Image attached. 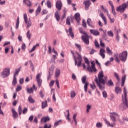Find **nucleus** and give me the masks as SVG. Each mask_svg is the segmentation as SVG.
I'll return each mask as SVG.
<instances>
[{
	"mask_svg": "<svg viewBox=\"0 0 128 128\" xmlns=\"http://www.w3.org/2000/svg\"><path fill=\"white\" fill-rule=\"evenodd\" d=\"M107 16L108 17V18H109V20H110V22H112V24L114 22V18H112L110 14H108Z\"/></svg>",
	"mask_w": 128,
	"mask_h": 128,
	"instance_id": "nucleus-47",
	"label": "nucleus"
},
{
	"mask_svg": "<svg viewBox=\"0 0 128 128\" xmlns=\"http://www.w3.org/2000/svg\"><path fill=\"white\" fill-rule=\"evenodd\" d=\"M112 14L114 16H116V10L114 9V7H112Z\"/></svg>",
	"mask_w": 128,
	"mask_h": 128,
	"instance_id": "nucleus-48",
	"label": "nucleus"
},
{
	"mask_svg": "<svg viewBox=\"0 0 128 128\" xmlns=\"http://www.w3.org/2000/svg\"><path fill=\"white\" fill-rule=\"evenodd\" d=\"M86 108H87L86 112H89L90 110V108H92V106L88 104L86 106Z\"/></svg>",
	"mask_w": 128,
	"mask_h": 128,
	"instance_id": "nucleus-59",
	"label": "nucleus"
},
{
	"mask_svg": "<svg viewBox=\"0 0 128 128\" xmlns=\"http://www.w3.org/2000/svg\"><path fill=\"white\" fill-rule=\"evenodd\" d=\"M100 8L104 12H106L107 14V16L108 14H108V10L106 8H104V6L103 5H101Z\"/></svg>",
	"mask_w": 128,
	"mask_h": 128,
	"instance_id": "nucleus-27",
	"label": "nucleus"
},
{
	"mask_svg": "<svg viewBox=\"0 0 128 128\" xmlns=\"http://www.w3.org/2000/svg\"><path fill=\"white\" fill-rule=\"evenodd\" d=\"M96 127L98 128H100L102 127V124L98 122L96 124Z\"/></svg>",
	"mask_w": 128,
	"mask_h": 128,
	"instance_id": "nucleus-50",
	"label": "nucleus"
},
{
	"mask_svg": "<svg viewBox=\"0 0 128 128\" xmlns=\"http://www.w3.org/2000/svg\"><path fill=\"white\" fill-rule=\"evenodd\" d=\"M68 32L69 36H70L71 38H74V32H72V26H70L69 28Z\"/></svg>",
	"mask_w": 128,
	"mask_h": 128,
	"instance_id": "nucleus-20",
	"label": "nucleus"
},
{
	"mask_svg": "<svg viewBox=\"0 0 128 128\" xmlns=\"http://www.w3.org/2000/svg\"><path fill=\"white\" fill-rule=\"evenodd\" d=\"M84 90L85 92H88V82L84 84Z\"/></svg>",
	"mask_w": 128,
	"mask_h": 128,
	"instance_id": "nucleus-37",
	"label": "nucleus"
},
{
	"mask_svg": "<svg viewBox=\"0 0 128 128\" xmlns=\"http://www.w3.org/2000/svg\"><path fill=\"white\" fill-rule=\"evenodd\" d=\"M104 52H106V50L104 48H101L100 50V56L102 57V58H106V55L104 54Z\"/></svg>",
	"mask_w": 128,
	"mask_h": 128,
	"instance_id": "nucleus-15",
	"label": "nucleus"
},
{
	"mask_svg": "<svg viewBox=\"0 0 128 128\" xmlns=\"http://www.w3.org/2000/svg\"><path fill=\"white\" fill-rule=\"evenodd\" d=\"M16 92H20V90H22V86H18L16 88Z\"/></svg>",
	"mask_w": 128,
	"mask_h": 128,
	"instance_id": "nucleus-64",
	"label": "nucleus"
},
{
	"mask_svg": "<svg viewBox=\"0 0 128 128\" xmlns=\"http://www.w3.org/2000/svg\"><path fill=\"white\" fill-rule=\"evenodd\" d=\"M91 67L90 66V64L88 65V66H87V70L89 72H98V70H96V64H94V62L92 61L91 62Z\"/></svg>",
	"mask_w": 128,
	"mask_h": 128,
	"instance_id": "nucleus-6",
	"label": "nucleus"
},
{
	"mask_svg": "<svg viewBox=\"0 0 128 128\" xmlns=\"http://www.w3.org/2000/svg\"><path fill=\"white\" fill-rule=\"evenodd\" d=\"M99 16H100V18H102V20H103L104 24L106 26V22H107L106 18L104 16V13L100 12L99 14Z\"/></svg>",
	"mask_w": 128,
	"mask_h": 128,
	"instance_id": "nucleus-16",
	"label": "nucleus"
},
{
	"mask_svg": "<svg viewBox=\"0 0 128 128\" xmlns=\"http://www.w3.org/2000/svg\"><path fill=\"white\" fill-rule=\"evenodd\" d=\"M12 113L14 118H18V112H16V110L14 108H12Z\"/></svg>",
	"mask_w": 128,
	"mask_h": 128,
	"instance_id": "nucleus-21",
	"label": "nucleus"
},
{
	"mask_svg": "<svg viewBox=\"0 0 128 128\" xmlns=\"http://www.w3.org/2000/svg\"><path fill=\"white\" fill-rule=\"evenodd\" d=\"M23 2L26 4V6H28L29 8H30V6H32V2H30V0H24Z\"/></svg>",
	"mask_w": 128,
	"mask_h": 128,
	"instance_id": "nucleus-22",
	"label": "nucleus"
},
{
	"mask_svg": "<svg viewBox=\"0 0 128 128\" xmlns=\"http://www.w3.org/2000/svg\"><path fill=\"white\" fill-rule=\"evenodd\" d=\"M60 74V70H56L55 72V76L58 78Z\"/></svg>",
	"mask_w": 128,
	"mask_h": 128,
	"instance_id": "nucleus-43",
	"label": "nucleus"
},
{
	"mask_svg": "<svg viewBox=\"0 0 128 128\" xmlns=\"http://www.w3.org/2000/svg\"><path fill=\"white\" fill-rule=\"evenodd\" d=\"M41 11H42V7L39 6L36 10V16H38L40 14Z\"/></svg>",
	"mask_w": 128,
	"mask_h": 128,
	"instance_id": "nucleus-24",
	"label": "nucleus"
},
{
	"mask_svg": "<svg viewBox=\"0 0 128 128\" xmlns=\"http://www.w3.org/2000/svg\"><path fill=\"white\" fill-rule=\"evenodd\" d=\"M90 34L93 36H100V32H98V30L90 29Z\"/></svg>",
	"mask_w": 128,
	"mask_h": 128,
	"instance_id": "nucleus-12",
	"label": "nucleus"
},
{
	"mask_svg": "<svg viewBox=\"0 0 128 128\" xmlns=\"http://www.w3.org/2000/svg\"><path fill=\"white\" fill-rule=\"evenodd\" d=\"M20 68H22V67H20L17 69H16V72L14 74V76H16L18 74V73L20 72Z\"/></svg>",
	"mask_w": 128,
	"mask_h": 128,
	"instance_id": "nucleus-32",
	"label": "nucleus"
},
{
	"mask_svg": "<svg viewBox=\"0 0 128 128\" xmlns=\"http://www.w3.org/2000/svg\"><path fill=\"white\" fill-rule=\"evenodd\" d=\"M40 76H42V73H39L36 75V78L38 82V86L39 88H40L42 86V80L40 79Z\"/></svg>",
	"mask_w": 128,
	"mask_h": 128,
	"instance_id": "nucleus-10",
	"label": "nucleus"
},
{
	"mask_svg": "<svg viewBox=\"0 0 128 128\" xmlns=\"http://www.w3.org/2000/svg\"><path fill=\"white\" fill-rule=\"evenodd\" d=\"M110 120L113 122V124L110 123V122L106 120V118H104V122H106V124L108 126H110V128H114V126H116V117L118 116V114L115 112H110Z\"/></svg>",
	"mask_w": 128,
	"mask_h": 128,
	"instance_id": "nucleus-2",
	"label": "nucleus"
},
{
	"mask_svg": "<svg viewBox=\"0 0 128 128\" xmlns=\"http://www.w3.org/2000/svg\"><path fill=\"white\" fill-rule=\"evenodd\" d=\"M90 1V0H84L83 2V4L85 6V10H88V8H90V6L91 4Z\"/></svg>",
	"mask_w": 128,
	"mask_h": 128,
	"instance_id": "nucleus-13",
	"label": "nucleus"
},
{
	"mask_svg": "<svg viewBox=\"0 0 128 128\" xmlns=\"http://www.w3.org/2000/svg\"><path fill=\"white\" fill-rule=\"evenodd\" d=\"M83 28H86V22L84 21V20H82V24Z\"/></svg>",
	"mask_w": 128,
	"mask_h": 128,
	"instance_id": "nucleus-57",
	"label": "nucleus"
},
{
	"mask_svg": "<svg viewBox=\"0 0 128 128\" xmlns=\"http://www.w3.org/2000/svg\"><path fill=\"white\" fill-rule=\"evenodd\" d=\"M28 100L30 102V104H34V100L32 98V96H30L28 98Z\"/></svg>",
	"mask_w": 128,
	"mask_h": 128,
	"instance_id": "nucleus-36",
	"label": "nucleus"
},
{
	"mask_svg": "<svg viewBox=\"0 0 128 128\" xmlns=\"http://www.w3.org/2000/svg\"><path fill=\"white\" fill-rule=\"evenodd\" d=\"M19 25H20V17H18L16 22V30H18V28Z\"/></svg>",
	"mask_w": 128,
	"mask_h": 128,
	"instance_id": "nucleus-44",
	"label": "nucleus"
},
{
	"mask_svg": "<svg viewBox=\"0 0 128 128\" xmlns=\"http://www.w3.org/2000/svg\"><path fill=\"white\" fill-rule=\"evenodd\" d=\"M90 38V36H88V34H86V35H83L82 36V38L84 42L86 44H88V45L90 44V40H88Z\"/></svg>",
	"mask_w": 128,
	"mask_h": 128,
	"instance_id": "nucleus-9",
	"label": "nucleus"
},
{
	"mask_svg": "<svg viewBox=\"0 0 128 128\" xmlns=\"http://www.w3.org/2000/svg\"><path fill=\"white\" fill-rule=\"evenodd\" d=\"M75 20H76L78 24H80V13H76L75 14Z\"/></svg>",
	"mask_w": 128,
	"mask_h": 128,
	"instance_id": "nucleus-17",
	"label": "nucleus"
},
{
	"mask_svg": "<svg viewBox=\"0 0 128 128\" xmlns=\"http://www.w3.org/2000/svg\"><path fill=\"white\" fill-rule=\"evenodd\" d=\"M94 44L96 48H100V44H98V41H96V40L94 42Z\"/></svg>",
	"mask_w": 128,
	"mask_h": 128,
	"instance_id": "nucleus-63",
	"label": "nucleus"
},
{
	"mask_svg": "<svg viewBox=\"0 0 128 128\" xmlns=\"http://www.w3.org/2000/svg\"><path fill=\"white\" fill-rule=\"evenodd\" d=\"M18 112L19 116L22 115V106H20L18 108Z\"/></svg>",
	"mask_w": 128,
	"mask_h": 128,
	"instance_id": "nucleus-42",
	"label": "nucleus"
},
{
	"mask_svg": "<svg viewBox=\"0 0 128 128\" xmlns=\"http://www.w3.org/2000/svg\"><path fill=\"white\" fill-rule=\"evenodd\" d=\"M126 76L124 75L122 77V82H121V86H124V82H126Z\"/></svg>",
	"mask_w": 128,
	"mask_h": 128,
	"instance_id": "nucleus-23",
	"label": "nucleus"
},
{
	"mask_svg": "<svg viewBox=\"0 0 128 128\" xmlns=\"http://www.w3.org/2000/svg\"><path fill=\"white\" fill-rule=\"evenodd\" d=\"M100 45L102 48H104V46H106V45L104 44V43L102 42V40H100Z\"/></svg>",
	"mask_w": 128,
	"mask_h": 128,
	"instance_id": "nucleus-60",
	"label": "nucleus"
},
{
	"mask_svg": "<svg viewBox=\"0 0 128 128\" xmlns=\"http://www.w3.org/2000/svg\"><path fill=\"white\" fill-rule=\"evenodd\" d=\"M48 120H50V117L48 116L42 118H41L42 122H48Z\"/></svg>",
	"mask_w": 128,
	"mask_h": 128,
	"instance_id": "nucleus-28",
	"label": "nucleus"
},
{
	"mask_svg": "<svg viewBox=\"0 0 128 128\" xmlns=\"http://www.w3.org/2000/svg\"><path fill=\"white\" fill-rule=\"evenodd\" d=\"M114 90L116 94H122V88L120 86H116L114 88Z\"/></svg>",
	"mask_w": 128,
	"mask_h": 128,
	"instance_id": "nucleus-18",
	"label": "nucleus"
},
{
	"mask_svg": "<svg viewBox=\"0 0 128 128\" xmlns=\"http://www.w3.org/2000/svg\"><path fill=\"white\" fill-rule=\"evenodd\" d=\"M75 46H76V48H78L79 52H82V46H80V45L76 44Z\"/></svg>",
	"mask_w": 128,
	"mask_h": 128,
	"instance_id": "nucleus-55",
	"label": "nucleus"
},
{
	"mask_svg": "<svg viewBox=\"0 0 128 128\" xmlns=\"http://www.w3.org/2000/svg\"><path fill=\"white\" fill-rule=\"evenodd\" d=\"M17 82H18L16 81V76H14V79L12 82V84L13 86H16Z\"/></svg>",
	"mask_w": 128,
	"mask_h": 128,
	"instance_id": "nucleus-41",
	"label": "nucleus"
},
{
	"mask_svg": "<svg viewBox=\"0 0 128 128\" xmlns=\"http://www.w3.org/2000/svg\"><path fill=\"white\" fill-rule=\"evenodd\" d=\"M71 54H72L74 60V66H76L78 68H80L82 66V58L80 54H78V52H76V54H78V57L76 58V55H74V53L72 50H70Z\"/></svg>",
	"mask_w": 128,
	"mask_h": 128,
	"instance_id": "nucleus-3",
	"label": "nucleus"
},
{
	"mask_svg": "<svg viewBox=\"0 0 128 128\" xmlns=\"http://www.w3.org/2000/svg\"><path fill=\"white\" fill-rule=\"evenodd\" d=\"M79 30H80V34H84V36H86V34H88V33H86V32H84V30H82V28H80Z\"/></svg>",
	"mask_w": 128,
	"mask_h": 128,
	"instance_id": "nucleus-31",
	"label": "nucleus"
},
{
	"mask_svg": "<svg viewBox=\"0 0 128 128\" xmlns=\"http://www.w3.org/2000/svg\"><path fill=\"white\" fill-rule=\"evenodd\" d=\"M26 92L28 94H33L34 93V88H27Z\"/></svg>",
	"mask_w": 128,
	"mask_h": 128,
	"instance_id": "nucleus-34",
	"label": "nucleus"
},
{
	"mask_svg": "<svg viewBox=\"0 0 128 128\" xmlns=\"http://www.w3.org/2000/svg\"><path fill=\"white\" fill-rule=\"evenodd\" d=\"M2 102H0V114H2V116H4V114L2 110Z\"/></svg>",
	"mask_w": 128,
	"mask_h": 128,
	"instance_id": "nucleus-54",
	"label": "nucleus"
},
{
	"mask_svg": "<svg viewBox=\"0 0 128 128\" xmlns=\"http://www.w3.org/2000/svg\"><path fill=\"white\" fill-rule=\"evenodd\" d=\"M76 96V92L74 91H72L70 93V98H74Z\"/></svg>",
	"mask_w": 128,
	"mask_h": 128,
	"instance_id": "nucleus-53",
	"label": "nucleus"
},
{
	"mask_svg": "<svg viewBox=\"0 0 128 128\" xmlns=\"http://www.w3.org/2000/svg\"><path fill=\"white\" fill-rule=\"evenodd\" d=\"M30 30H28V31L26 32V36L27 38H28V40H30V38H31V36H32V34H30Z\"/></svg>",
	"mask_w": 128,
	"mask_h": 128,
	"instance_id": "nucleus-33",
	"label": "nucleus"
},
{
	"mask_svg": "<svg viewBox=\"0 0 128 128\" xmlns=\"http://www.w3.org/2000/svg\"><path fill=\"white\" fill-rule=\"evenodd\" d=\"M118 58L121 62H126V58H128V51H123L122 52L119 54Z\"/></svg>",
	"mask_w": 128,
	"mask_h": 128,
	"instance_id": "nucleus-5",
	"label": "nucleus"
},
{
	"mask_svg": "<svg viewBox=\"0 0 128 128\" xmlns=\"http://www.w3.org/2000/svg\"><path fill=\"white\" fill-rule=\"evenodd\" d=\"M104 76V72L101 70L98 74V79L96 76V78L94 79L96 82L98 86L99 89L100 90H104L105 88L104 84H106V80L103 78Z\"/></svg>",
	"mask_w": 128,
	"mask_h": 128,
	"instance_id": "nucleus-1",
	"label": "nucleus"
},
{
	"mask_svg": "<svg viewBox=\"0 0 128 128\" xmlns=\"http://www.w3.org/2000/svg\"><path fill=\"white\" fill-rule=\"evenodd\" d=\"M114 76L116 78V80L118 81V82H120V76H118V74L116 73V72H114Z\"/></svg>",
	"mask_w": 128,
	"mask_h": 128,
	"instance_id": "nucleus-29",
	"label": "nucleus"
},
{
	"mask_svg": "<svg viewBox=\"0 0 128 128\" xmlns=\"http://www.w3.org/2000/svg\"><path fill=\"white\" fill-rule=\"evenodd\" d=\"M24 18L26 24H27L26 28H28L32 26V21L30 18L28 19V15H26V14H24Z\"/></svg>",
	"mask_w": 128,
	"mask_h": 128,
	"instance_id": "nucleus-7",
	"label": "nucleus"
},
{
	"mask_svg": "<svg viewBox=\"0 0 128 128\" xmlns=\"http://www.w3.org/2000/svg\"><path fill=\"white\" fill-rule=\"evenodd\" d=\"M47 7L48 8H52V3L50 0H48L46 2Z\"/></svg>",
	"mask_w": 128,
	"mask_h": 128,
	"instance_id": "nucleus-46",
	"label": "nucleus"
},
{
	"mask_svg": "<svg viewBox=\"0 0 128 128\" xmlns=\"http://www.w3.org/2000/svg\"><path fill=\"white\" fill-rule=\"evenodd\" d=\"M60 124H62V120H59L56 122L54 124V126H58Z\"/></svg>",
	"mask_w": 128,
	"mask_h": 128,
	"instance_id": "nucleus-51",
	"label": "nucleus"
},
{
	"mask_svg": "<svg viewBox=\"0 0 128 128\" xmlns=\"http://www.w3.org/2000/svg\"><path fill=\"white\" fill-rule=\"evenodd\" d=\"M82 83L84 84H86V82H86V76H84L82 78Z\"/></svg>",
	"mask_w": 128,
	"mask_h": 128,
	"instance_id": "nucleus-40",
	"label": "nucleus"
},
{
	"mask_svg": "<svg viewBox=\"0 0 128 128\" xmlns=\"http://www.w3.org/2000/svg\"><path fill=\"white\" fill-rule=\"evenodd\" d=\"M102 96L104 98H108V94L106 90L103 91L102 92Z\"/></svg>",
	"mask_w": 128,
	"mask_h": 128,
	"instance_id": "nucleus-49",
	"label": "nucleus"
},
{
	"mask_svg": "<svg viewBox=\"0 0 128 128\" xmlns=\"http://www.w3.org/2000/svg\"><path fill=\"white\" fill-rule=\"evenodd\" d=\"M52 72H48V80H50V78H52Z\"/></svg>",
	"mask_w": 128,
	"mask_h": 128,
	"instance_id": "nucleus-61",
	"label": "nucleus"
},
{
	"mask_svg": "<svg viewBox=\"0 0 128 128\" xmlns=\"http://www.w3.org/2000/svg\"><path fill=\"white\" fill-rule=\"evenodd\" d=\"M37 46H40V43H37L35 46H33L31 50L29 51V52L31 53V52H34Z\"/></svg>",
	"mask_w": 128,
	"mask_h": 128,
	"instance_id": "nucleus-25",
	"label": "nucleus"
},
{
	"mask_svg": "<svg viewBox=\"0 0 128 128\" xmlns=\"http://www.w3.org/2000/svg\"><path fill=\"white\" fill-rule=\"evenodd\" d=\"M85 64H86L87 66L90 64V61H88V59L86 58H84Z\"/></svg>",
	"mask_w": 128,
	"mask_h": 128,
	"instance_id": "nucleus-52",
	"label": "nucleus"
},
{
	"mask_svg": "<svg viewBox=\"0 0 128 128\" xmlns=\"http://www.w3.org/2000/svg\"><path fill=\"white\" fill-rule=\"evenodd\" d=\"M56 8H58V10H62V1L60 0L56 1Z\"/></svg>",
	"mask_w": 128,
	"mask_h": 128,
	"instance_id": "nucleus-11",
	"label": "nucleus"
},
{
	"mask_svg": "<svg viewBox=\"0 0 128 128\" xmlns=\"http://www.w3.org/2000/svg\"><path fill=\"white\" fill-rule=\"evenodd\" d=\"M46 103H47L46 100H45L44 102H42V109H44V108H45L46 107Z\"/></svg>",
	"mask_w": 128,
	"mask_h": 128,
	"instance_id": "nucleus-38",
	"label": "nucleus"
},
{
	"mask_svg": "<svg viewBox=\"0 0 128 128\" xmlns=\"http://www.w3.org/2000/svg\"><path fill=\"white\" fill-rule=\"evenodd\" d=\"M22 114H26V112H28V108H24L23 110H22Z\"/></svg>",
	"mask_w": 128,
	"mask_h": 128,
	"instance_id": "nucleus-62",
	"label": "nucleus"
},
{
	"mask_svg": "<svg viewBox=\"0 0 128 128\" xmlns=\"http://www.w3.org/2000/svg\"><path fill=\"white\" fill-rule=\"evenodd\" d=\"M87 24L90 28H94V26L92 25V20L90 18L87 20Z\"/></svg>",
	"mask_w": 128,
	"mask_h": 128,
	"instance_id": "nucleus-14",
	"label": "nucleus"
},
{
	"mask_svg": "<svg viewBox=\"0 0 128 128\" xmlns=\"http://www.w3.org/2000/svg\"><path fill=\"white\" fill-rule=\"evenodd\" d=\"M118 56L119 54L118 53H116L114 54V58L116 62H120V58H118Z\"/></svg>",
	"mask_w": 128,
	"mask_h": 128,
	"instance_id": "nucleus-26",
	"label": "nucleus"
},
{
	"mask_svg": "<svg viewBox=\"0 0 128 128\" xmlns=\"http://www.w3.org/2000/svg\"><path fill=\"white\" fill-rule=\"evenodd\" d=\"M66 112H68L67 120H68L70 121V110H66Z\"/></svg>",
	"mask_w": 128,
	"mask_h": 128,
	"instance_id": "nucleus-58",
	"label": "nucleus"
},
{
	"mask_svg": "<svg viewBox=\"0 0 128 128\" xmlns=\"http://www.w3.org/2000/svg\"><path fill=\"white\" fill-rule=\"evenodd\" d=\"M54 18H56V22H60V14H58V11L56 12L54 14Z\"/></svg>",
	"mask_w": 128,
	"mask_h": 128,
	"instance_id": "nucleus-19",
	"label": "nucleus"
},
{
	"mask_svg": "<svg viewBox=\"0 0 128 128\" xmlns=\"http://www.w3.org/2000/svg\"><path fill=\"white\" fill-rule=\"evenodd\" d=\"M70 16H68L66 19V24H68V26H70Z\"/></svg>",
	"mask_w": 128,
	"mask_h": 128,
	"instance_id": "nucleus-39",
	"label": "nucleus"
},
{
	"mask_svg": "<svg viewBox=\"0 0 128 128\" xmlns=\"http://www.w3.org/2000/svg\"><path fill=\"white\" fill-rule=\"evenodd\" d=\"M10 74V68H5L3 71L2 72V74L3 76V78H8Z\"/></svg>",
	"mask_w": 128,
	"mask_h": 128,
	"instance_id": "nucleus-8",
	"label": "nucleus"
},
{
	"mask_svg": "<svg viewBox=\"0 0 128 128\" xmlns=\"http://www.w3.org/2000/svg\"><path fill=\"white\" fill-rule=\"evenodd\" d=\"M76 114H74L73 116V119L74 122H75V124H76L78 122H76Z\"/></svg>",
	"mask_w": 128,
	"mask_h": 128,
	"instance_id": "nucleus-56",
	"label": "nucleus"
},
{
	"mask_svg": "<svg viewBox=\"0 0 128 128\" xmlns=\"http://www.w3.org/2000/svg\"><path fill=\"white\" fill-rule=\"evenodd\" d=\"M108 35V36H110L111 38H114V32L110 30L107 32Z\"/></svg>",
	"mask_w": 128,
	"mask_h": 128,
	"instance_id": "nucleus-45",
	"label": "nucleus"
},
{
	"mask_svg": "<svg viewBox=\"0 0 128 128\" xmlns=\"http://www.w3.org/2000/svg\"><path fill=\"white\" fill-rule=\"evenodd\" d=\"M106 50L107 52V54L110 56H112V50H110L108 47H106Z\"/></svg>",
	"mask_w": 128,
	"mask_h": 128,
	"instance_id": "nucleus-35",
	"label": "nucleus"
},
{
	"mask_svg": "<svg viewBox=\"0 0 128 128\" xmlns=\"http://www.w3.org/2000/svg\"><path fill=\"white\" fill-rule=\"evenodd\" d=\"M123 92L124 94L122 95V102L124 106H125L128 108V94L126 93V87H124Z\"/></svg>",
	"mask_w": 128,
	"mask_h": 128,
	"instance_id": "nucleus-4",
	"label": "nucleus"
},
{
	"mask_svg": "<svg viewBox=\"0 0 128 128\" xmlns=\"http://www.w3.org/2000/svg\"><path fill=\"white\" fill-rule=\"evenodd\" d=\"M106 84L108 85V86H114V82H112V80H108V82L106 83Z\"/></svg>",
	"mask_w": 128,
	"mask_h": 128,
	"instance_id": "nucleus-30",
	"label": "nucleus"
}]
</instances>
